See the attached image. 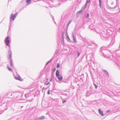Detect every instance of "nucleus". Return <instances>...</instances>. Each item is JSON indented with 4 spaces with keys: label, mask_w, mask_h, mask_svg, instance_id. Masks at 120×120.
<instances>
[{
    "label": "nucleus",
    "mask_w": 120,
    "mask_h": 120,
    "mask_svg": "<svg viewBox=\"0 0 120 120\" xmlns=\"http://www.w3.org/2000/svg\"><path fill=\"white\" fill-rule=\"evenodd\" d=\"M78 56H79V55H80V53H78Z\"/></svg>",
    "instance_id": "nucleus-20"
},
{
    "label": "nucleus",
    "mask_w": 120,
    "mask_h": 120,
    "mask_svg": "<svg viewBox=\"0 0 120 120\" xmlns=\"http://www.w3.org/2000/svg\"><path fill=\"white\" fill-rule=\"evenodd\" d=\"M90 0H87V1H86V4H87L86 3H89L90 2Z\"/></svg>",
    "instance_id": "nucleus-10"
},
{
    "label": "nucleus",
    "mask_w": 120,
    "mask_h": 120,
    "mask_svg": "<svg viewBox=\"0 0 120 120\" xmlns=\"http://www.w3.org/2000/svg\"><path fill=\"white\" fill-rule=\"evenodd\" d=\"M15 78L16 79H18L19 81H21V77L19 76H18V77H15Z\"/></svg>",
    "instance_id": "nucleus-6"
},
{
    "label": "nucleus",
    "mask_w": 120,
    "mask_h": 120,
    "mask_svg": "<svg viewBox=\"0 0 120 120\" xmlns=\"http://www.w3.org/2000/svg\"><path fill=\"white\" fill-rule=\"evenodd\" d=\"M56 69L55 68H54V69L53 72H54L55 71Z\"/></svg>",
    "instance_id": "nucleus-18"
},
{
    "label": "nucleus",
    "mask_w": 120,
    "mask_h": 120,
    "mask_svg": "<svg viewBox=\"0 0 120 120\" xmlns=\"http://www.w3.org/2000/svg\"><path fill=\"white\" fill-rule=\"evenodd\" d=\"M60 67V65L59 64H58L57 65V68H59Z\"/></svg>",
    "instance_id": "nucleus-15"
},
{
    "label": "nucleus",
    "mask_w": 120,
    "mask_h": 120,
    "mask_svg": "<svg viewBox=\"0 0 120 120\" xmlns=\"http://www.w3.org/2000/svg\"><path fill=\"white\" fill-rule=\"evenodd\" d=\"M67 38L68 39H69V38L67 36Z\"/></svg>",
    "instance_id": "nucleus-19"
},
{
    "label": "nucleus",
    "mask_w": 120,
    "mask_h": 120,
    "mask_svg": "<svg viewBox=\"0 0 120 120\" xmlns=\"http://www.w3.org/2000/svg\"><path fill=\"white\" fill-rule=\"evenodd\" d=\"M7 67L8 68V70L10 71H12V69L11 68H10L9 66H7Z\"/></svg>",
    "instance_id": "nucleus-8"
},
{
    "label": "nucleus",
    "mask_w": 120,
    "mask_h": 120,
    "mask_svg": "<svg viewBox=\"0 0 120 120\" xmlns=\"http://www.w3.org/2000/svg\"><path fill=\"white\" fill-rule=\"evenodd\" d=\"M16 16V14H15L14 15H13V14L11 15L10 18V20L11 21L12 20H14Z\"/></svg>",
    "instance_id": "nucleus-2"
},
{
    "label": "nucleus",
    "mask_w": 120,
    "mask_h": 120,
    "mask_svg": "<svg viewBox=\"0 0 120 120\" xmlns=\"http://www.w3.org/2000/svg\"><path fill=\"white\" fill-rule=\"evenodd\" d=\"M99 3H100L99 5H100V6H101V0H99Z\"/></svg>",
    "instance_id": "nucleus-14"
},
{
    "label": "nucleus",
    "mask_w": 120,
    "mask_h": 120,
    "mask_svg": "<svg viewBox=\"0 0 120 120\" xmlns=\"http://www.w3.org/2000/svg\"><path fill=\"white\" fill-rule=\"evenodd\" d=\"M11 66H12V64L11 63Z\"/></svg>",
    "instance_id": "nucleus-21"
},
{
    "label": "nucleus",
    "mask_w": 120,
    "mask_h": 120,
    "mask_svg": "<svg viewBox=\"0 0 120 120\" xmlns=\"http://www.w3.org/2000/svg\"><path fill=\"white\" fill-rule=\"evenodd\" d=\"M31 0H26V2L27 3H29L31 1Z\"/></svg>",
    "instance_id": "nucleus-9"
},
{
    "label": "nucleus",
    "mask_w": 120,
    "mask_h": 120,
    "mask_svg": "<svg viewBox=\"0 0 120 120\" xmlns=\"http://www.w3.org/2000/svg\"><path fill=\"white\" fill-rule=\"evenodd\" d=\"M66 102V100H64L63 101V103H64V102Z\"/></svg>",
    "instance_id": "nucleus-17"
},
{
    "label": "nucleus",
    "mask_w": 120,
    "mask_h": 120,
    "mask_svg": "<svg viewBox=\"0 0 120 120\" xmlns=\"http://www.w3.org/2000/svg\"><path fill=\"white\" fill-rule=\"evenodd\" d=\"M48 94H50V90H48Z\"/></svg>",
    "instance_id": "nucleus-13"
},
{
    "label": "nucleus",
    "mask_w": 120,
    "mask_h": 120,
    "mask_svg": "<svg viewBox=\"0 0 120 120\" xmlns=\"http://www.w3.org/2000/svg\"><path fill=\"white\" fill-rule=\"evenodd\" d=\"M89 17V13H88L87 14V16H86V17L87 18L88 17Z\"/></svg>",
    "instance_id": "nucleus-12"
},
{
    "label": "nucleus",
    "mask_w": 120,
    "mask_h": 120,
    "mask_svg": "<svg viewBox=\"0 0 120 120\" xmlns=\"http://www.w3.org/2000/svg\"><path fill=\"white\" fill-rule=\"evenodd\" d=\"M56 75L57 77L59 75V71L58 70H57L56 71Z\"/></svg>",
    "instance_id": "nucleus-7"
},
{
    "label": "nucleus",
    "mask_w": 120,
    "mask_h": 120,
    "mask_svg": "<svg viewBox=\"0 0 120 120\" xmlns=\"http://www.w3.org/2000/svg\"><path fill=\"white\" fill-rule=\"evenodd\" d=\"M98 111L99 114L101 116H103L104 115L103 112L100 109H99L98 110Z\"/></svg>",
    "instance_id": "nucleus-3"
},
{
    "label": "nucleus",
    "mask_w": 120,
    "mask_h": 120,
    "mask_svg": "<svg viewBox=\"0 0 120 120\" xmlns=\"http://www.w3.org/2000/svg\"><path fill=\"white\" fill-rule=\"evenodd\" d=\"M57 77L59 81H61L62 79V77L60 75L57 76Z\"/></svg>",
    "instance_id": "nucleus-5"
},
{
    "label": "nucleus",
    "mask_w": 120,
    "mask_h": 120,
    "mask_svg": "<svg viewBox=\"0 0 120 120\" xmlns=\"http://www.w3.org/2000/svg\"><path fill=\"white\" fill-rule=\"evenodd\" d=\"M9 55L8 57V58L9 59H10L11 58V51L10 50L9 51Z\"/></svg>",
    "instance_id": "nucleus-4"
},
{
    "label": "nucleus",
    "mask_w": 120,
    "mask_h": 120,
    "mask_svg": "<svg viewBox=\"0 0 120 120\" xmlns=\"http://www.w3.org/2000/svg\"><path fill=\"white\" fill-rule=\"evenodd\" d=\"M9 36L7 37L5 39V44L6 45H8V46L9 47V43L10 41L9 40Z\"/></svg>",
    "instance_id": "nucleus-1"
},
{
    "label": "nucleus",
    "mask_w": 120,
    "mask_h": 120,
    "mask_svg": "<svg viewBox=\"0 0 120 120\" xmlns=\"http://www.w3.org/2000/svg\"><path fill=\"white\" fill-rule=\"evenodd\" d=\"M94 85L95 86V88L96 89L98 87L97 86V85H95V84H94Z\"/></svg>",
    "instance_id": "nucleus-11"
},
{
    "label": "nucleus",
    "mask_w": 120,
    "mask_h": 120,
    "mask_svg": "<svg viewBox=\"0 0 120 120\" xmlns=\"http://www.w3.org/2000/svg\"><path fill=\"white\" fill-rule=\"evenodd\" d=\"M44 116H42L41 117V119H44Z\"/></svg>",
    "instance_id": "nucleus-16"
}]
</instances>
